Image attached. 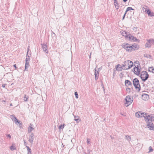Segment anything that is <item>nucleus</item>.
Listing matches in <instances>:
<instances>
[{
	"label": "nucleus",
	"instance_id": "obj_1",
	"mask_svg": "<svg viewBox=\"0 0 154 154\" xmlns=\"http://www.w3.org/2000/svg\"><path fill=\"white\" fill-rule=\"evenodd\" d=\"M122 47L127 51L129 52L137 50L140 48L139 46L135 43L131 45L126 42L122 44Z\"/></svg>",
	"mask_w": 154,
	"mask_h": 154
},
{
	"label": "nucleus",
	"instance_id": "obj_2",
	"mask_svg": "<svg viewBox=\"0 0 154 154\" xmlns=\"http://www.w3.org/2000/svg\"><path fill=\"white\" fill-rule=\"evenodd\" d=\"M122 36L125 37V38L128 40L133 42H139L140 40L131 35L130 34L125 31H122L121 32Z\"/></svg>",
	"mask_w": 154,
	"mask_h": 154
},
{
	"label": "nucleus",
	"instance_id": "obj_3",
	"mask_svg": "<svg viewBox=\"0 0 154 154\" xmlns=\"http://www.w3.org/2000/svg\"><path fill=\"white\" fill-rule=\"evenodd\" d=\"M133 62L130 60H127L125 61L122 64L123 69L128 70L131 68L133 66Z\"/></svg>",
	"mask_w": 154,
	"mask_h": 154
},
{
	"label": "nucleus",
	"instance_id": "obj_4",
	"mask_svg": "<svg viewBox=\"0 0 154 154\" xmlns=\"http://www.w3.org/2000/svg\"><path fill=\"white\" fill-rule=\"evenodd\" d=\"M143 117L146 123L154 121V115L145 113Z\"/></svg>",
	"mask_w": 154,
	"mask_h": 154
},
{
	"label": "nucleus",
	"instance_id": "obj_5",
	"mask_svg": "<svg viewBox=\"0 0 154 154\" xmlns=\"http://www.w3.org/2000/svg\"><path fill=\"white\" fill-rule=\"evenodd\" d=\"M133 84L136 90L139 91L140 90V86L138 80L137 78H135L133 81Z\"/></svg>",
	"mask_w": 154,
	"mask_h": 154
},
{
	"label": "nucleus",
	"instance_id": "obj_6",
	"mask_svg": "<svg viewBox=\"0 0 154 154\" xmlns=\"http://www.w3.org/2000/svg\"><path fill=\"white\" fill-rule=\"evenodd\" d=\"M147 42L145 45V48H150L152 45H154V39L150 38L146 40Z\"/></svg>",
	"mask_w": 154,
	"mask_h": 154
},
{
	"label": "nucleus",
	"instance_id": "obj_7",
	"mask_svg": "<svg viewBox=\"0 0 154 154\" xmlns=\"http://www.w3.org/2000/svg\"><path fill=\"white\" fill-rule=\"evenodd\" d=\"M148 74L146 71H143L141 72L140 78L143 81H145L148 79Z\"/></svg>",
	"mask_w": 154,
	"mask_h": 154
},
{
	"label": "nucleus",
	"instance_id": "obj_8",
	"mask_svg": "<svg viewBox=\"0 0 154 154\" xmlns=\"http://www.w3.org/2000/svg\"><path fill=\"white\" fill-rule=\"evenodd\" d=\"M125 99L126 101L125 104L126 105V106H128L130 105L133 102V99L129 96H127Z\"/></svg>",
	"mask_w": 154,
	"mask_h": 154
},
{
	"label": "nucleus",
	"instance_id": "obj_9",
	"mask_svg": "<svg viewBox=\"0 0 154 154\" xmlns=\"http://www.w3.org/2000/svg\"><path fill=\"white\" fill-rule=\"evenodd\" d=\"M147 127L150 130L154 131V125L152 122L146 123Z\"/></svg>",
	"mask_w": 154,
	"mask_h": 154
},
{
	"label": "nucleus",
	"instance_id": "obj_10",
	"mask_svg": "<svg viewBox=\"0 0 154 154\" xmlns=\"http://www.w3.org/2000/svg\"><path fill=\"white\" fill-rule=\"evenodd\" d=\"M140 69L138 67V65L137 66H135L134 68V72L135 74L138 75L140 74Z\"/></svg>",
	"mask_w": 154,
	"mask_h": 154
},
{
	"label": "nucleus",
	"instance_id": "obj_11",
	"mask_svg": "<svg viewBox=\"0 0 154 154\" xmlns=\"http://www.w3.org/2000/svg\"><path fill=\"white\" fill-rule=\"evenodd\" d=\"M34 136V135L33 133H31L29 135L28 141L32 144L33 142Z\"/></svg>",
	"mask_w": 154,
	"mask_h": 154
},
{
	"label": "nucleus",
	"instance_id": "obj_12",
	"mask_svg": "<svg viewBox=\"0 0 154 154\" xmlns=\"http://www.w3.org/2000/svg\"><path fill=\"white\" fill-rule=\"evenodd\" d=\"M144 113L142 112H138L135 113V116L137 118L143 117Z\"/></svg>",
	"mask_w": 154,
	"mask_h": 154
},
{
	"label": "nucleus",
	"instance_id": "obj_13",
	"mask_svg": "<svg viewBox=\"0 0 154 154\" xmlns=\"http://www.w3.org/2000/svg\"><path fill=\"white\" fill-rule=\"evenodd\" d=\"M42 48L43 51L47 54L48 53V51L47 50L48 47L46 44H42Z\"/></svg>",
	"mask_w": 154,
	"mask_h": 154
},
{
	"label": "nucleus",
	"instance_id": "obj_14",
	"mask_svg": "<svg viewBox=\"0 0 154 154\" xmlns=\"http://www.w3.org/2000/svg\"><path fill=\"white\" fill-rule=\"evenodd\" d=\"M142 99L144 100H147L149 98L148 95L145 94H143L142 95Z\"/></svg>",
	"mask_w": 154,
	"mask_h": 154
},
{
	"label": "nucleus",
	"instance_id": "obj_15",
	"mask_svg": "<svg viewBox=\"0 0 154 154\" xmlns=\"http://www.w3.org/2000/svg\"><path fill=\"white\" fill-rule=\"evenodd\" d=\"M94 75H95V79L96 80H97L98 78L99 75V70H97L96 68L94 69Z\"/></svg>",
	"mask_w": 154,
	"mask_h": 154
},
{
	"label": "nucleus",
	"instance_id": "obj_16",
	"mask_svg": "<svg viewBox=\"0 0 154 154\" xmlns=\"http://www.w3.org/2000/svg\"><path fill=\"white\" fill-rule=\"evenodd\" d=\"M116 70L118 71H120L123 69L122 66L120 64H118L116 66Z\"/></svg>",
	"mask_w": 154,
	"mask_h": 154
},
{
	"label": "nucleus",
	"instance_id": "obj_17",
	"mask_svg": "<svg viewBox=\"0 0 154 154\" xmlns=\"http://www.w3.org/2000/svg\"><path fill=\"white\" fill-rule=\"evenodd\" d=\"M33 125L30 124L28 128V133H30L34 129L33 127Z\"/></svg>",
	"mask_w": 154,
	"mask_h": 154
},
{
	"label": "nucleus",
	"instance_id": "obj_18",
	"mask_svg": "<svg viewBox=\"0 0 154 154\" xmlns=\"http://www.w3.org/2000/svg\"><path fill=\"white\" fill-rule=\"evenodd\" d=\"M114 4L115 8H116V9H118L119 8V4L117 0H114Z\"/></svg>",
	"mask_w": 154,
	"mask_h": 154
},
{
	"label": "nucleus",
	"instance_id": "obj_19",
	"mask_svg": "<svg viewBox=\"0 0 154 154\" xmlns=\"http://www.w3.org/2000/svg\"><path fill=\"white\" fill-rule=\"evenodd\" d=\"M144 57L147 58V59H152V56L148 54H144Z\"/></svg>",
	"mask_w": 154,
	"mask_h": 154
},
{
	"label": "nucleus",
	"instance_id": "obj_20",
	"mask_svg": "<svg viewBox=\"0 0 154 154\" xmlns=\"http://www.w3.org/2000/svg\"><path fill=\"white\" fill-rule=\"evenodd\" d=\"M147 13L149 16L154 17V13L151 12L149 10L147 11Z\"/></svg>",
	"mask_w": 154,
	"mask_h": 154
},
{
	"label": "nucleus",
	"instance_id": "obj_21",
	"mask_svg": "<svg viewBox=\"0 0 154 154\" xmlns=\"http://www.w3.org/2000/svg\"><path fill=\"white\" fill-rule=\"evenodd\" d=\"M125 84L126 86L131 85H132L131 82L128 80H126L125 81Z\"/></svg>",
	"mask_w": 154,
	"mask_h": 154
},
{
	"label": "nucleus",
	"instance_id": "obj_22",
	"mask_svg": "<svg viewBox=\"0 0 154 154\" xmlns=\"http://www.w3.org/2000/svg\"><path fill=\"white\" fill-rule=\"evenodd\" d=\"M14 121L15 122V123L16 125H17L18 124H19V127H21L20 122V121H19L17 119V118L14 120Z\"/></svg>",
	"mask_w": 154,
	"mask_h": 154
},
{
	"label": "nucleus",
	"instance_id": "obj_23",
	"mask_svg": "<svg viewBox=\"0 0 154 154\" xmlns=\"http://www.w3.org/2000/svg\"><path fill=\"white\" fill-rule=\"evenodd\" d=\"M10 149L11 151H13L16 149V148L15 146V144H13L11 146L10 148Z\"/></svg>",
	"mask_w": 154,
	"mask_h": 154
},
{
	"label": "nucleus",
	"instance_id": "obj_24",
	"mask_svg": "<svg viewBox=\"0 0 154 154\" xmlns=\"http://www.w3.org/2000/svg\"><path fill=\"white\" fill-rule=\"evenodd\" d=\"M30 60V56L28 55V54H27L26 58V62H29Z\"/></svg>",
	"mask_w": 154,
	"mask_h": 154
},
{
	"label": "nucleus",
	"instance_id": "obj_25",
	"mask_svg": "<svg viewBox=\"0 0 154 154\" xmlns=\"http://www.w3.org/2000/svg\"><path fill=\"white\" fill-rule=\"evenodd\" d=\"M26 147L27 148V150L28 151V154H29V153H30V154H32L31 149L28 146H26Z\"/></svg>",
	"mask_w": 154,
	"mask_h": 154
},
{
	"label": "nucleus",
	"instance_id": "obj_26",
	"mask_svg": "<svg viewBox=\"0 0 154 154\" xmlns=\"http://www.w3.org/2000/svg\"><path fill=\"white\" fill-rule=\"evenodd\" d=\"M134 9L132 8L131 7H128L127 8L125 12L126 13H127V12L131 10H133Z\"/></svg>",
	"mask_w": 154,
	"mask_h": 154
},
{
	"label": "nucleus",
	"instance_id": "obj_27",
	"mask_svg": "<svg viewBox=\"0 0 154 154\" xmlns=\"http://www.w3.org/2000/svg\"><path fill=\"white\" fill-rule=\"evenodd\" d=\"M149 71L154 73V68L153 67H149Z\"/></svg>",
	"mask_w": 154,
	"mask_h": 154
},
{
	"label": "nucleus",
	"instance_id": "obj_28",
	"mask_svg": "<svg viewBox=\"0 0 154 154\" xmlns=\"http://www.w3.org/2000/svg\"><path fill=\"white\" fill-rule=\"evenodd\" d=\"M142 9L143 11L147 13V11L149 10V9L148 8H145L144 7H142Z\"/></svg>",
	"mask_w": 154,
	"mask_h": 154
},
{
	"label": "nucleus",
	"instance_id": "obj_29",
	"mask_svg": "<svg viewBox=\"0 0 154 154\" xmlns=\"http://www.w3.org/2000/svg\"><path fill=\"white\" fill-rule=\"evenodd\" d=\"M29 62H26L25 66V70H26V69L28 68L29 67Z\"/></svg>",
	"mask_w": 154,
	"mask_h": 154
},
{
	"label": "nucleus",
	"instance_id": "obj_30",
	"mask_svg": "<svg viewBox=\"0 0 154 154\" xmlns=\"http://www.w3.org/2000/svg\"><path fill=\"white\" fill-rule=\"evenodd\" d=\"M125 138L127 140H128V141L131 140V137L129 136H128V135L126 136Z\"/></svg>",
	"mask_w": 154,
	"mask_h": 154
},
{
	"label": "nucleus",
	"instance_id": "obj_31",
	"mask_svg": "<svg viewBox=\"0 0 154 154\" xmlns=\"http://www.w3.org/2000/svg\"><path fill=\"white\" fill-rule=\"evenodd\" d=\"M11 118L13 121H14L17 118L15 117L14 115H13L11 116Z\"/></svg>",
	"mask_w": 154,
	"mask_h": 154
},
{
	"label": "nucleus",
	"instance_id": "obj_32",
	"mask_svg": "<svg viewBox=\"0 0 154 154\" xmlns=\"http://www.w3.org/2000/svg\"><path fill=\"white\" fill-rule=\"evenodd\" d=\"M149 151L148 152L149 153L152 152L153 151V149H152V147L150 146L149 148Z\"/></svg>",
	"mask_w": 154,
	"mask_h": 154
},
{
	"label": "nucleus",
	"instance_id": "obj_33",
	"mask_svg": "<svg viewBox=\"0 0 154 154\" xmlns=\"http://www.w3.org/2000/svg\"><path fill=\"white\" fill-rule=\"evenodd\" d=\"M28 97H26V95H24V100L25 101H26L28 100Z\"/></svg>",
	"mask_w": 154,
	"mask_h": 154
},
{
	"label": "nucleus",
	"instance_id": "obj_34",
	"mask_svg": "<svg viewBox=\"0 0 154 154\" xmlns=\"http://www.w3.org/2000/svg\"><path fill=\"white\" fill-rule=\"evenodd\" d=\"M64 124H63V125H61L59 127V129H63L64 128Z\"/></svg>",
	"mask_w": 154,
	"mask_h": 154
},
{
	"label": "nucleus",
	"instance_id": "obj_35",
	"mask_svg": "<svg viewBox=\"0 0 154 154\" xmlns=\"http://www.w3.org/2000/svg\"><path fill=\"white\" fill-rule=\"evenodd\" d=\"M75 97H76V98H78V96H79V95L78 94V93H77V92H75Z\"/></svg>",
	"mask_w": 154,
	"mask_h": 154
},
{
	"label": "nucleus",
	"instance_id": "obj_36",
	"mask_svg": "<svg viewBox=\"0 0 154 154\" xmlns=\"http://www.w3.org/2000/svg\"><path fill=\"white\" fill-rule=\"evenodd\" d=\"M126 91L128 92L129 93L131 91V89L129 88H126Z\"/></svg>",
	"mask_w": 154,
	"mask_h": 154
},
{
	"label": "nucleus",
	"instance_id": "obj_37",
	"mask_svg": "<svg viewBox=\"0 0 154 154\" xmlns=\"http://www.w3.org/2000/svg\"><path fill=\"white\" fill-rule=\"evenodd\" d=\"M76 118H77L75 119H74V120L76 121H77L79 120V116H76Z\"/></svg>",
	"mask_w": 154,
	"mask_h": 154
},
{
	"label": "nucleus",
	"instance_id": "obj_38",
	"mask_svg": "<svg viewBox=\"0 0 154 154\" xmlns=\"http://www.w3.org/2000/svg\"><path fill=\"white\" fill-rule=\"evenodd\" d=\"M6 136H7V137H9L10 139L11 138V136L10 134H7L6 135Z\"/></svg>",
	"mask_w": 154,
	"mask_h": 154
},
{
	"label": "nucleus",
	"instance_id": "obj_39",
	"mask_svg": "<svg viewBox=\"0 0 154 154\" xmlns=\"http://www.w3.org/2000/svg\"><path fill=\"white\" fill-rule=\"evenodd\" d=\"M27 50V54H28V52L29 51V46H28V47Z\"/></svg>",
	"mask_w": 154,
	"mask_h": 154
},
{
	"label": "nucleus",
	"instance_id": "obj_40",
	"mask_svg": "<svg viewBox=\"0 0 154 154\" xmlns=\"http://www.w3.org/2000/svg\"><path fill=\"white\" fill-rule=\"evenodd\" d=\"M126 14V13L125 12V13L123 17V18H122L123 20L124 19Z\"/></svg>",
	"mask_w": 154,
	"mask_h": 154
},
{
	"label": "nucleus",
	"instance_id": "obj_41",
	"mask_svg": "<svg viewBox=\"0 0 154 154\" xmlns=\"http://www.w3.org/2000/svg\"><path fill=\"white\" fill-rule=\"evenodd\" d=\"M87 143L88 144H89L90 143V141L89 140L87 139Z\"/></svg>",
	"mask_w": 154,
	"mask_h": 154
},
{
	"label": "nucleus",
	"instance_id": "obj_42",
	"mask_svg": "<svg viewBox=\"0 0 154 154\" xmlns=\"http://www.w3.org/2000/svg\"><path fill=\"white\" fill-rule=\"evenodd\" d=\"M24 145L26 146H27V143H26V142L25 141V140H24Z\"/></svg>",
	"mask_w": 154,
	"mask_h": 154
},
{
	"label": "nucleus",
	"instance_id": "obj_43",
	"mask_svg": "<svg viewBox=\"0 0 154 154\" xmlns=\"http://www.w3.org/2000/svg\"><path fill=\"white\" fill-rule=\"evenodd\" d=\"M5 84H3L2 85V87L4 88L5 87Z\"/></svg>",
	"mask_w": 154,
	"mask_h": 154
},
{
	"label": "nucleus",
	"instance_id": "obj_44",
	"mask_svg": "<svg viewBox=\"0 0 154 154\" xmlns=\"http://www.w3.org/2000/svg\"><path fill=\"white\" fill-rule=\"evenodd\" d=\"M13 66H14V67L16 69L17 68V67L16 66V64L14 65Z\"/></svg>",
	"mask_w": 154,
	"mask_h": 154
},
{
	"label": "nucleus",
	"instance_id": "obj_45",
	"mask_svg": "<svg viewBox=\"0 0 154 154\" xmlns=\"http://www.w3.org/2000/svg\"><path fill=\"white\" fill-rule=\"evenodd\" d=\"M91 52L90 53V55L89 56V58H91Z\"/></svg>",
	"mask_w": 154,
	"mask_h": 154
},
{
	"label": "nucleus",
	"instance_id": "obj_46",
	"mask_svg": "<svg viewBox=\"0 0 154 154\" xmlns=\"http://www.w3.org/2000/svg\"><path fill=\"white\" fill-rule=\"evenodd\" d=\"M102 85L103 86V90L104 91L105 90V89H104V86H103V84H102Z\"/></svg>",
	"mask_w": 154,
	"mask_h": 154
},
{
	"label": "nucleus",
	"instance_id": "obj_47",
	"mask_svg": "<svg viewBox=\"0 0 154 154\" xmlns=\"http://www.w3.org/2000/svg\"><path fill=\"white\" fill-rule=\"evenodd\" d=\"M127 1V0H123V2H126Z\"/></svg>",
	"mask_w": 154,
	"mask_h": 154
},
{
	"label": "nucleus",
	"instance_id": "obj_48",
	"mask_svg": "<svg viewBox=\"0 0 154 154\" xmlns=\"http://www.w3.org/2000/svg\"><path fill=\"white\" fill-rule=\"evenodd\" d=\"M64 145H63V144H62V147H64Z\"/></svg>",
	"mask_w": 154,
	"mask_h": 154
},
{
	"label": "nucleus",
	"instance_id": "obj_49",
	"mask_svg": "<svg viewBox=\"0 0 154 154\" xmlns=\"http://www.w3.org/2000/svg\"><path fill=\"white\" fill-rule=\"evenodd\" d=\"M10 105V106H12V104L11 103V104Z\"/></svg>",
	"mask_w": 154,
	"mask_h": 154
},
{
	"label": "nucleus",
	"instance_id": "obj_50",
	"mask_svg": "<svg viewBox=\"0 0 154 154\" xmlns=\"http://www.w3.org/2000/svg\"><path fill=\"white\" fill-rule=\"evenodd\" d=\"M2 101L3 102H5V100H3Z\"/></svg>",
	"mask_w": 154,
	"mask_h": 154
},
{
	"label": "nucleus",
	"instance_id": "obj_51",
	"mask_svg": "<svg viewBox=\"0 0 154 154\" xmlns=\"http://www.w3.org/2000/svg\"><path fill=\"white\" fill-rule=\"evenodd\" d=\"M100 68H99V69L98 70H99V71L100 70Z\"/></svg>",
	"mask_w": 154,
	"mask_h": 154
}]
</instances>
